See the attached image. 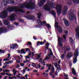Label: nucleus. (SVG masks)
I'll return each mask as SVG.
<instances>
[{
    "instance_id": "nucleus-17",
    "label": "nucleus",
    "mask_w": 79,
    "mask_h": 79,
    "mask_svg": "<svg viewBox=\"0 0 79 79\" xmlns=\"http://www.w3.org/2000/svg\"><path fill=\"white\" fill-rule=\"evenodd\" d=\"M78 49L77 48L76 50L74 53V56H75V57H76L77 56L79 55V52H78Z\"/></svg>"
},
{
    "instance_id": "nucleus-29",
    "label": "nucleus",
    "mask_w": 79,
    "mask_h": 79,
    "mask_svg": "<svg viewBox=\"0 0 79 79\" xmlns=\"http://www.w3.org/2000/svg\"><path fill=\"white\" fill-rule=\"evenodd\" d=\"M12 71L13 73V74L14 75V76H15V75L16 74L17 71H16L15 69H14L12 70Z\"/></svg>"
},
{
    "instance_id": "nucleus-16",
    "label": "nucleus",
    "mask_w": 79,
    "mask_h": 79,
    "mask_svg": "<svg viewBox=\"0 0 79 79\" xmlns=\"http://www.w3.org/2000/svg\"><path fill=\"white\" fill-rule=\"evenodd\" d=\"M16 47H18L17 44H12L10 45V48L11 49H12V50H14L15 48Z\"/></svg>"
},
{
    "instance_id": "nucleus-5",
    "label": "nucleus",
    "mask_w": 79,
    "mask_h": 79,
    "mask_svg": "<svg viewBox=\"0 0 79 79\" xmlns=\"http://www.w3.org/2000/svg\"><path fill=\"white\" fill-rule=\"evenodd\" d=\"M53 55V53L52 52L51 49H49L48 51V54L46 55V57L44 59V60H48L50 59V57H52Z\"/></svg>"
},
{
    "instance_id": "nucleus-13",
    "label": "nucleus",
    "mask_w": 79,
    "mask_h": 79,
    "mask_svg": "<svg viewBox=\"0 0 79 79\" xmlns=\"http://www.w3.org/2000/svg\"><path fill=\"white\" fill-rule=\"evenodd\" d=\"M76 31L77 32L76 35V37L77 39H79V29L78 28H77L76 29Z\"/></svg>"
},
{
    "instance_id": "nucleus-20",
    "label": "nucleus",
    "mask_w": 79,
    "mask_h": 79,
    "mask_svg": "<svg viewBox=\"0 0 79 79\" xmlns=\"http://www.w3.org/2000/svg\"><path fill=\"white\" fill-rule=\"evenodd\" d=\"M72 55H73V54L72 52H69L67 56V57L68 58H70L72 56Z\"/></svg>"
},
{
    "instance_id": "nucleus-61",
    "label": "nucleus",
    "mask_w": 79,
    "mask_h": 79,
    "mask_svg": "<svg viewBox=\"0 0 79 79\" xmlns=\"http://www.w3.org/2000/svg\"><path fill=\"white\" fill-rule=\"evenodd\" d=\"M15 25H16V26H18V25L19 24L17 22H15Z\"/></svg>"
},
{
    "instance_id": "nucleus-32",
    "label": "nucleus",
    "mask_w": 79,
    "mask_h": 79,
    "mask_svg": "<svg viewBox=\"0 0 79 79\" xmlns=\"http://www.w3.org/2000/svg\"><path fill=\"white\" fill-rule=\"evenodd\" d=\"M77 58L76 57L73 58V63H76L77 62Z\"/></svg>"
},
{
    "instance_id": "nucleus-36",
    "label": "nucleus",
    "mask_w": 79,
    "mask_h": 79,
    "mask_svg": "<svg viewBox=\"0 0 79 79\" xmlns=\"http://www.w3.org/2000/svg\"><path fill=\"white\" fill-rule=\"evenodd\" d=\"M41 14L40 13H39L37 14V17L39 19H40V16H41Z\"/></svg>"
},
{
    "instance_id": "nucleus-12",
    "label": "nucleus",
    "mask_w": 79,
    "mask_h": 79,
    "mask_svg": "<svg viewBox=\"0 0 79 79\" xmlns=\"http://www.w3.org/2000/svg\"><path fill=\"white\" fill-rule=\"evenodd\" d=\"M67 11H68V7L66 6H64L62 12L63 15H66L67 13Z\"/></svg>"
},
{
    "instance_id": "nucleus-56",
    "label": "nucleus",
    "mask_w": 79,
    "mask_h": 79,
    "mask_svg": "<svg viewBox=\"0 0 79 79\" xmlns=\"http://www.w3.org/2000/svg\"><path fill=\"white\" fill-rule=\"evenodd\" d=\"M2 61V60L1 59H0V66H2V63H1V61Z\"/></svg>"
},
{
    "instance_id": "nucleus-4",
    "label": "nucleus",
    "mask_w": 79,
    "mask_h": 79,
    "mask_svg": "<svg viewBox=\"0 0 79 79\" xmlns=\"http://www.w3.org/2000/svg\"><path fill=\"white\" fill-rule=\"evenodd\" d=\"M69 17V19L70 21H73V19H76V16L73 12H72V10H70L69 12L68 15Z\"/></svg>"
},
{
    "instance_id": "nucleus-41",
    "label": "nucleus",
    "mask_w": 79,
    "mask_h": 79,
    "mask_svg": "<svg viewBox=\"0 0 79 79\" xmlns=\"http://www.w3.org/2000/svg\"><path fill=\"white\" fill-rule=\"evenodd\" d=\"M19 58V60H17L16 61V62H17V63H20V60L21 59V58H20V57H19V56H18Z\"/></svg>"
},
{
    "instance_id": "nucleus-46",
    "label": "nucleus",
    "mask_w": 79,
    "mask_h": 79,
    "mask_svg": "<svg viewBox=\"0 0 79 79\" xmlns=\"http://www.w3.org/2000/svg\"><path fill=\"white\" fill-rule=\"evenodd\" d=\"M43 76H47L48 75V74L47 73H44L43 74Z\"/></svg>"
},
{
    "instance_id": "nucleus-14",
    "label": "nucleus",
    "mask_w": 79,
    "mask_h": 79,
    "mask_svg": "<svg viewBox=\"0 0 79 79\" xmlns=\"http://www.w3.org/2000/svg\"><path fill=\"white\" fill-rule=\"evenodd\" d=\"M64 23L65 24V26H69V22L65 18H64Z\"/></svg>"
},
{
    "instance_id": "nucleus-21",
    "label": "nucleus",
    "mask_w": 79,
    "mask_h": 79,
    "mask_svg": "<svg viewBox=\"0 0 79 79\" xmlns=\"http://www.w3.org/2000/svg\"><path fill=\"white\" fill-rule=\"evenodd\" d=\"M46 42V41L45 40L43 42H38L37 43V45H39V44H40V45H43V44H44Z\"/></svg>"
},
{
    "instance_id": "nucleus-50",
    "label": "nucleus",
    "mask_w": 79,
    "mask_h": 79,
    "mask_svg": "<svg viewBox=\"0 0 79 79\" xmlns=\"http://www.w3.org/2000/svg\"><path fill=\"white\" fill-rule=\"evenodd\" d=\"M0 53H5V52H4L3 50H2V49H0Z\"/></svg>"
},
{
    "instance_id": "nucleus-53",
    "label": "nucleus",
    "mask_w": 79,
    "mask_h": 79,
    "mask_svg": "<svg viewBox=\"0 0 79 79\" xmlns=\"http://www.w3.org/2000/svg\"><path fill=\"white\" fill-rule=\"evenodd\" d=\"M10 3L11 4H14L15 3V1H10Z\"/></svg>"
},
{
    "instance_id": "nucleus-25",
    "label": "nucleus",
    "mask_w": 79,
    "mask_h": 79,
    "mask_svg": "<svg viewBox=\"0 0 79 79\" xmlns=\"http://www.w3.org/2000/svg\"><path fill=\"white\" fill-rule=\"evenodd\" d=\"M51 72L49 73V74H51V73L52 74H53V73L55 72V68H54L53 67H52L51 68Z\"/></svg>"
},
{
    "instance_id": "nucleus-11",
    "label": "nucleus",
    "mask_w": 79,
    "mask_h": 79,
    "mask_svg": "<svg viewBox=\"0 0 79 79\" xmlns=\"http://www.w3.org/2000/svg\"><path fill=\"white\" fill-rule=\"evenodd\" d=\"M26 52L28 51V55L29 56H31V55H32V56H34V53H35V51H34L33 52H31V51H30V49L28 48H27L26 49Z\"/></svg>"
},
{
    "instance_id": "nucleus-51",
    "label": "nucleus",
    "mask_w": 79,
    "mask_h": 79,
    "mask_svg": "<svg viewBox=\"0 0 79 79\" xmlns=\"http://www.w3.org/2000/svg\"><path fill=\"white\" fill-rule=\"evenodd\" d=\"M5 72H6V73H10V70L8 69H6L5 70Z\"/></svg>"
},
{
    "instance_id": "nucleus-55",
    "label": "nucleus",
    "mask_w": 79,
    "mask_h": 79,
    "mask_svg": "<svg viewBox=\"0 0 79 79\" xmlns=\"http://www.w3.org/2000/svg\"><path fill=\"white\" fill-rule=\"evenodd\" d=\"M64 32L65 34H68V30H66V31H64Z\"/></svg>"
},
{
    "instance_id": "nucleus-37",
    "label": "nucleus",
    "mask_w": 79,
    "mask_h": 79,
    "mask_svg": "<svg viewBox=\"0 0 79 79\" xmlns=\"http://www.w3.org/2000/svg\"><path fill=\"white\" fill-rule=\"evenodd\" d=\"M64 56H65V55L64 54H62L60 56V58H61V60H63L64 59Z\"/></svg>"
},
{
    "instance_id": "nucleus-1",
    "label": "nucleus",
    "mask_w": 79,
    "mask_h": 79,
    "mask_svg": "<svg viewBox=\"0 0 79 79\" xmlns=\"http://www.w3.org/2000/svg\"><path fill=\"white\" fill-rule=\"evenodd\" d=\"M35 3H33L29 2L28 3H25L23 4H21L19 6H15L14 7H11L10 6L8 7L7 9V11H8L9 12H11L13 11H19L20 12H23V8L26 7L27 8H29L31 10H32L35 8Z\"/></svg>"
},
{
    "instance_id": "nucleus-62",
    "label": "nucleus",
    "mask_w": 79,
    "mask_h": 79,
    "mask_svg": "<svg viewBox=\"0 0 79 79\" xmlns=\"http://www.w3.org/2000/svg\"><path fill=\"white\" fill-rule=\"evenodd\" d=\"M0 74L2 75V76H4L5 74V73H1Z\"/></svg>"
},
{
    "instance_id": "nucleus-3",
    "label": "nucleus",
    "mask_w": 79,
    "mask_h": 79,
    "mask_svg": "<svg viewBox=\"0 0 79 79\" xmlns=\"http://www.w3.org/2000/svg\"><path fill=\"white\" fill-rule=\"evenodd\" d=\"M55 4L50 2H48L46 5L43 7L44 10L50 11L51 8H53V6L55 5Z\"/></svg>"
},
{
    "instance_id": "nucleus-54",
    "label": "nucleus",
    "mask_w": 79,
    "mask_h": 79,
    "mask_svg": "<svg viewBox=\"0 0 79 79\" xmlns=\"http://www.w3.org/2000/svg\"><path fill=\"white\" fill-rule=\"evenodd\" d=\"M44 68H45V67L43 66H41V70H43V69H44Z\"/></svg>"
},
{
    "instance_id": "nucleus-39",
    "label": "nucleus",
    "mask_w": 79,
    "mask_h": 79,
    "mask_svg": "<svg viewBox=\"0 0 79 79\" xmlns=\"http://www.w3.org/2000/svg\"><path fill=\"white\" fill-rule=\"evenodd\" d=\"M69 41L70 43H71V44H72V43L73 42V38H72L71 37L70 38Z\"/></svg>"
},
{
    "instance_id": "nucleus-38",
    "label": "nucleus",
    "mask_w": 79,
    "mask_h": 79,
    "mask_svg": "<svg viewBox=\"0 0 79 79\" xmlns=\"http://www.w3.org/2000/svg\"><path fill=\"white\" fill-rule=\"evenodd\" d=\"M51 13L52 15L54 16V17H55V15H56V13H55V11H52L51 12Z\"/></svg>"
},
{
    "instance_id": "nucleus-15",
    "label": "nucleus",
    "mask_w": 79,
    "mask_h": 79,
    "mask_svg": "<svg viewBox=\"0 0 79 79\" xmlns=\"http://www.w3.org/2000/svg\"><path fill=\"white\" fill-rule=\"evenodd\" d=\"M46 2V0H41L40 4L38 5L39 6H40V7L42 6V5L44 4V3H45Z\"/></svg>"
},
{
    "instance_id": "nucleus-23",
    "label": "nucleus",
    "mask_w": 79,
    "mask_h": 79,
    "mask_svg": "<svg viewBox=\"0 0 79 79\" xmlns=\"http://www.w3.org/2000/svg\"><path fill=\"white\" fill-rule=\"evenodd\" d=\"M57 69L56 70V71L54 72L55 74V75H56H56H57V74H58V72H58V71H57L58 70H61V69H60V68H58V67H57Z\"/></svg>"
},
{
    "instance_id": "nucleus-8",
    "label": "nucleus",
    "mask_w": 79,
    "mask_h": 79,
    "mask_svg": "<svg viewBox=\"0 0 79 79\" xmlns=\"http://www.w3.org/2000/svg\"><path fill=\"white\" fill-rule=\"evenodd\" d=\"M10 1H8V0H4L1 3V5L3 6H6L8 3H10Z\"/></svg>"
},
{
    "instance_id": "nucleus-42",
    "label": "nucleus",
    "mask_w": 79,
    "mask_h": 79,
    "mask_svg": "<svg viewBox=\"0 0 79 79\" xmlns=\"http://www.w3.org/2000/svg\"><path fill=\"white\" fill-rule=\"evenodd\" d=\"M3 28H0V34L2 33L3 31Z\"/></svg>"
},
{
    "instance_id": "nucleus-49",
    "label": "nucleus",
    "mask_w": 79,
    "mask_h": 79,
    "mask_svg": "<svg viewBox=\"0 0 79 79\" xmlns=\"http://www.w3.org/2000/svg\"><path fill=\"white\" fill-rule=\"evenodd\" d=\"M5 64H6V66H7V64H9V62H5V63L4 64V65H5Z\"/></svg>"
},
{
    "instance_id": "nucleus-58",
    "label": "nucleus",
    "mask_w": 79,
    "mask_h": 79,
    "mask_svg": "<svg viewBox=\"0 0 79 79\" xmlns=\"http://www.w3.org/2000/svg\"><path fill=\"white\" fill-rule=\"evenodd\" d=\"M20 79H26V78L24 77H21Z\"/></svg>"
},
{
    "instance_id": "nucleus-10",
    "label": "nucleus",
    "mask_w": 79,
    "mask_h": 79,
    "mask_svg": "<svg viewBox=\"0 0 79 79\" xmlns=\"http://www.w3.org/2000/svg\"><path fill=\"white\" fill-rule=\"evenodd\" d=\"M63 41V38L58 37V44L59 45L60 47L63 46V44L62 42Z\"/></svg>"
},
{
    "instance_id": "nucleus-57",
    "label": "nucleus",
    "mask_w": 79,
    "mask_h": 79,
    "mask_svg": "<svg viewBox=\"0 0 79 79\" xmlns=\"http://www.w3.org/2000/svg\"><path fill=\"white\" fill-rule=\"evenodd\" d=\"M37 66H38V67L36 68V69L37 68H40V67L41 66H40V65H39V64H37Z\"/></svg>"
},
{
    "instance_id": "nucleus-47",
    "label": "nucleus",
    "mask_w": 79,
    "mask_h": 79,
    "mask_svg": "<svg viewBox=\"0 0 79 79\" xmlns=\"http://www.w3.org/2000/svg\"><path fill=\"white\" fill-rule=\"evenodd\" d=\"M6 75L7 76H12V74H8V73H6Z\"/></svg>"
},
{
    "instance_id": "nucleus-27",
    "label": "nucleus",
    "mask_w": 79,
    "mask_h": 79,
    "mask_svg": "<svg viewBox=\"0 0 79 79\" xmlns=\"http://www.w3.org/2000/svg\"><path fill=\"white\" fill-rule=\"evenodd\" d=\"M27 59H30V56L27 55L25 56V60L26 62H27V61H29V60H27Z\"/></svg>"
},
{
    "instance_id": "nucleus-63",
    "label": "nucleus",
    "mask_w": 79,
    "mask_h": 79,
    "mask_svg": "<svg viewBox=\"0 0 79 79\" xmlns=\"http://www.w3.org/2000/svg\"><path fill=\"white\" fill-rule=\"evenodd\" d=\"M14 77H9V78L10 79H13V78H14Z\"/></svg>"
},
{
    "instance_id": "nucleus-28",
    "label": "nucleus",
    "mask_w": 79,
    "mask_h": 79,
    "mask_svg": "<svg viewBox=\"0 0 79 79\" xmlns=\"http://www.w3.org/2000/svg\"><path fill=\"white\" fill-rule=\"evenodd\" d=\"M72 73L73 75H76V71H75V69H74L73 68L72 69Z\"/></svg>"
},
{
    "instance_id": "nucleus-45",
    "label": "nucleus",
    "mask_w": 79,
    "mask_h": 79,
    "mask_svg": "<svg viewBox=\"0 0 79 79\" xmlns=\"http://www.w3.org/2000/svg\"><path fill=\"white\" fill-rule=\"evenodd\" d=\"M31 64V66L33 67H35V66H36V65H35V64L34 63H32Z\"/></svg>"
},
{
    "instance_id": "nucleus-9",
    "label": "nucleus",
    "mask_w": 79,
    "mask_h": 79,
    "mask_svg": "<svg viewBox=\"0 0 79 79\" xmlns=\"http://www.w3.org/2000/svg\"><path fill=\"white\" fill-rule=\"evenodd\" d=\"M62 50L63 51V52L64 53H65V52L70 50V48L68 46H64L62 48Z\"/></svg>"
},
{
    "instance_id": "nucleus-40",
    "label": "nucleus",
    "mask_w": 79,
    "mask_h": 79,
    "mask_svg": "<svg viewBox=\"0 0 79 79\" xmlns=\"http://www.w3.org/2000/svg\"><path fill=\"white\" fill-rule=\"evenodd\" d=\"M46 27L48 29H50V28H51V26L50 25V24H46Z\"/></svg>"
},
{
    "instance_id": "nucleus-2",
    "label": "nucleus",
    "mask_w": 79,
    "mask_h": 79,
    "mask_svg": "<svg viewBox=\"0 0 79 79\" xmlns=\"http://www.w3.org/2000/svg\"><path fill=\"white\" fill-rule=\"evenodd\" d=\"M15 16H16V15L15 14H12L8 17L7 20H4L3 21V23L5 25L8 26L7 28L9 29H11V30L12 28H14V27L10 25V23L9 21L10 20L11 21L15 20Z\"/></svg>"
},
{
    "instance_id": "nucleus-48",
    "label": "nucleus",
    "mask_w": 79,
    "mask_h": 79,
    "mask_svg": "<svg viewBox=\"0 0 79 79\" xmlns=\"http://www.w3.org/2000/svg\"><path fill=\"white\" fill-rule=\"evenodd\" d=\"M47 66L48 67V68H51V67L52 66V65L51 64H47Z\"/></svg>"
},
{
    "instance_id": "nucleus-35",
    "label": "nucleus",
    "mask_w": 79,
    "mask_h": 79,
    "mask_svg": "<svg viewBox=\"0 0 79 79\" xmlns=\"http://www.w3.org/2000/svg\"><path fill=\"white\" fill-rule=\"evenodd\" d=\"M50 75L52 76V79H55V75H53V73H49Z\"/></svg>"
},
{
    "instance_id": "nucleus-44",
    "label": "nucleus",
    "mask_w": 79,
    "mask_h": 79,
    "mask_svg": "<svg viewBox=\"0 0 79 79\" xmlns=\"http://www.w3.org/2000/svg\"><path fill=\"white\" fill-rule=\"evenodd\" d=\"M53 64H54L55 67H56V68H58L57 67V66L58 65V64H57V63H53Z\"/></svg>"
},
{
    "instance_id": "nucleus-52",
    "label": "nucleus",
    "mask_w": 79,
    "mask_h": 79,
    "mask_svg": "<svg viewBox=\"0 0 79 79\" xmlns=\"http://www.w3.org/2000/svg\"><path fill=\"white\" fill-rule=\"evenodd\" d=\"M20 65L21 66H22V67L24 66V64L23 63H20Z\"/></svg>"
},
{
    "instance_id": "nucleus-26",
    "label": "nucleus",
    "mask_w": 79,
    "mask_h": 79,
    "mask_svg": "<svg viewBox=\"0 0 79 79\" xmlns=\"http://www.w3.org/2000/svg\"><path fill=\"white\" fill-rule=\"evenodd\" d=\"M20 52L21 54V53H23L24 54H25V53H26L25 52V49H21V50L20 51Z\"/></svg>"
},
{
    "instance_id": "nucleus-24",
    "label": "nucleus",
    "mask_w": 79,
    "mask_h": 79,
    "mask_svg": "<svg viewBox=\"0 0 79 79\" xmlns=\"http://www.w3.org/2000/svg\"><path fill=\"white\" fill-rule=\"evenodd\" d=\"M37 23L39 24H40V26H43V24H42V22L40 20H37Z\"/></svg>"
},
{
    "instance_id": "nucleus-64",
    "label": "nucleus",
    "mask_w": 79,
    "mask_h": 79,
    "mask_svg": "<svg viewBox=\"0 0 79 79\" xmlns=\"http://www.w3.org/2000/svg\"><path fill=\"white\" fill-rule=\"evenodd\" d=\"M28 45H31V42H28Z\"/></svg>"
},
{
    "instance_id": "nucleus-59",
    "label": "nucleus",
    "mask_w": 79,
    "mask_h": 79,
    "mask_svg": "<svg viewBox=\"0 0 79 79\" xmlns=\"http://www.w3.org/2000/svg\"><path fill=\"white\" fill-rule=\"evenodd\" d=\"M25 77H26V79H27L28 78H27V74L25 75Z\"/></svg>"
},
{
    "instance_id": "nucleus-30",
    "label": "nucleus",
    "mask_w": 79,
    "mask_h": 79,
    "mask_svg": "<svg viewBox=\"0 0 79 79\" xmlns=\"http://www.w3.org/2000/svg\"><path fill=\"white\" fill-rule=\"evenodd\" d=\"M29 18H30V19L31 20H34L35 19V18L33 16H32V15H30L29 16Z\"/></svg>"
},
{
    "instance_id": "nucleus-7",
    "label": "nucleus",
    "mask_w": 79,
    "mask_h": 79,
    "mask_svg": "<svg viewBox=\"0 0 79 79\" xmlns=\"http://www.w3.org/2000/svg\"><path fill=\"white\" fill-rule=\"evenodd\" d=\"M56 9L57 11L58 15H60L61 12V5L57 4Z\"/></svg>"
},
{
    "instance_id": "nucleus-19",
    "label": "nucleus",
    "mask_w": 79,
    "mask_h": 79,
    "mask_svg": "<svg viewBox=\"0 0 79 79\" xmlns=\"http://www.w3.org/2000/svg\"><path fill=\"white\" fill-rule=\"evenodd\" d=\"M10 53H9L8 54V56L7 58L4 59L3 60L4 61H8V60H9V59H11V58L10 59Z\"/></svg>"
},
{
    "instance_id": "nucleus-31",
    "label": "nucleus",
    "mask_w": 79,
    "mask_h": 79,
    "mask_svg": "<svg viewBox=\"0 0 79 79\" xmlns=\"http://www.w3.org/2000/svg\"><path fill=\"white\" fill-rule=\"evenodd\" d=\"M55 27H59L58 24L56 22V20H55Z\"/></svg>"
},
{
    "instance_id": "nucleus-6",
    "label": "nucleus",
    "mask_w": 79,
    "mask_h": 79,
    "mask_svg": "<svg viewBox=\"0 0 79 79\" xmlns=\"http://www.w3.org/2000/svg\"><path fill=\"white\" fill-rule=\"evenodd\" d=\"M7 14L8 12H7V11L4 10L2 11L0 14V18H4L7 17V16H8Z\"/></svg>"
},
{
    "instance_id": "nucleus-33",
    "label": "nucleus",
    "mask_w": 79,
    "mask_h": 79,
    "mask_svg": "<svg viewBox=\"0 0 79 79\" xmlns=\"http://www.w3.org/2000/svg\"><path fill=\"white\" fill-rule=\"evenodd\" d=\"M73 3H79V0H73Z\"/></svg>"
},
{
    "instance_id": "nucleus-43",
    "label": "nucleus",
    "mask_w": 79,
    "mask_h": 79,
    "mask_svg": "<svg viewBox=\"0 0 79 79\" xmlns=\"http://www.w3.org/2000/svg\"><path fill=\"white\" fill-rule=\"evenodd\" d=\"M66 35H67L66 34H65L63 35V37L65 40H66Z\"/></svg>"
},
{
    "instance_id": "nucleus-22",
    "label": "nucleus",
    "mask_w": 79,
    "mask_h": 79,
    "mask_svg": "<svg viewBox=\"0 0 79 79\" xmlns=\"http://www.w3.org/2000/svg\"><path fill=\"white\" fill-rule=\"evenodd\" d=\"M40 55H41V54L40 53L39 54H35V55L36 56H35V58L37 60H38V59L40 58ZM37 56L38 57V58H37Z\"/></svg>"
},
{
    "instance_id": "nucleus-18",
    "label": "nucleus",
    "mask_w": 79,
    "mask_h": 79,
    "mask_svg": "<svg viewBox=\"0 0 79 79\" xmlns=\"http://www.w3.org/2000/svg\"><path fill=\"white\" fill-rule=\"evenodd\" d=\"M57 30L59 32H60V33H61V32H63V30H62L61 27L60 26H59V27H57Z\"/></svg>"
},
{
    "instance_id": "nucleus-60",
    "label": "nucleus",
    "mask_w": 79,
    "mask_h": 79,
    "mask_svg": "<svg viewBox=\"0 0 79 79\" xmlns=\"http://www.w3.org/2000/svg\"><path fill=\"white\" fill-rule=\"evenodd\" d=\"M33 71L34 73H37V70H34Z\"/></svg>"
},
{
    "instance_id": "nucleus-34",
    "label": "nucleus",
    "mask_w": 79,
    "mask_h": 79,
    "mask_svg": "<svg viewBox=\"0 0 79 79\" xmlns=\"http://www.w3.org/2000/svg\"><path fill=\"white\" fill-rule=\"evenodd\" d=\"M48 47H49V43H48L46 44V45L45 46V47L46 49H48Z\"/></svg>"
}]
</instances>
